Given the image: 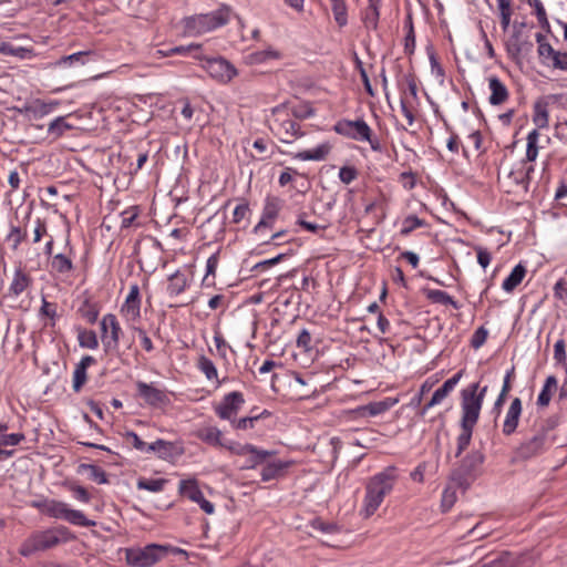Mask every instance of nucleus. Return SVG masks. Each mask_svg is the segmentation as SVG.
<instances>
[{
  "mask_svg": "<svg viewBox=\"0 0 567 567\" xmlns=\"http://www.w3.org/2000/svg\"><path fill=\"white\" fill-rule=\"evenodd\" d=\"M398 480L399 470L395 466H388L369 478L360 511L364 518L374 515L384 498L393 491Z\"/></svg>",
  "mask_w": 567,
  "mask_h": 567,
  "instance_id": "f257e3e1",
  "label": "nucleus"
},
{
  "mask_svg": "<svg viewBox=\"0 0 567 567\" xmlns=\"http://www.w3.org/2000/svg\"><path fill=\"white\" fill-rule=\"evenodd\" d=\"M71 537L69 529L64 526L49 528L32 533L20 546V555L28 557L37 551L47 550L66 543Z\"/></svg>",
  "mask_w": 567,
  "mask_h": 567,
  "instance_id": "f03ea898",
  "label": "nucleus"
},
{
  "mask_svg": "<svg viewBox=\"0 0 567 567\" xmlns=\"http://www.w3.org/2000/svg\"><path fill=\"white\" fill-rule=\"evenodd\" d=\"M231 9L228 6H221L214 12L200 13L183 19L184 33L187 35H199L213 31L228 23Z\"/></svg>",
  "mask_w": 567,
  "mask_h": 567,
  "instance_id": "7ed1b4c3",
  "label": "nucleus"
},
{
  "mask_svg": "<svg viewBox=\"0 0 567 567\" xmlns=\"http://www.w3.org/2000/svg\"><path fill=\"white\" fill-rule=\"evenodd\" d=\"M272 115L275 118L269 128L281 143L291 144L305 136L300 123L293 120L282 105L274 107Z\"/></svg>",
  "mask_w": 567,
  "mask_h": 567,
  "instance_id": "20e7f679",
  "label": "nucleus"
},
{
  "mask_svg": "<svg viewBox=\"0 0 567 567\" xmlns=\"http://www.w3.org/2000/svg\"><path fill=\"white\" fill-rule=\"evenodd\" d=\"M487 386L480 389V383H472L461 392L462 420L461 425H474L480 416L482 403Z\"/></svg>",
  "mask_w": 567,
  "mask_h": 567,
  "instance_id": "39448f33",
  "label": "nucleus"
},
{
  "mask_svg": "<svg viewBox=\"0 0 567 567\" xmlns=\"http://www.w3.org/2000/svg\"><path fill=\"white\" fill-rule=\"evenodd\" d=\"M336 133L359 142H368L373 151H381L380 141L373 136L372 130L363 118L340 120L333 126Z\"/></svg>",
  "mask_w": 567,
  "mask_h": 567,
  "instance_id": "423d86ee",
  "label": "nucleus"
},
{
  "mask_svg": "<svg viewBox=\"0 0 567 567\" xmlns=\"http://www.w3.org/2000/svg\"><path fill=\"white\" fill-rule=\"evenodd\" d=\"M127 442L132 444L135 449H137L141 452L155 453L159 458H163L165 461H174L175 458L179 457L184 451L183 447L173 442L164 441V440H156L152 443H146L142 441L135 433L130 432L127 433Z\"/></svg>",
  "mask_w": 567,
  "mask_h": 567,
  "instance_id": "0eeeda50",
  "label": "nucleus"
},
{
  "mask_svg": "<svg viewBox=\"0 0 567 567\" xmlns=\"http://www.w3.org/2000/svg\"><path fill=\"white\" fill-rule=\"evenodd\" d=\"M168 554V547L150 544L145 547L127 548L125 559L133 567H151Z\"/></svg>",
  "mask_w": 567,
  "mask_h": 567,
  "instance_id": "6e6552de",
  "label": "nucleus"
},
{
  "mask_svg": "<svg viewBox=\"0 0 567 567\" xmlns=\"http://www.w3.org/2000/svg\"><path fill=\"white\" fill-rule=\"evenodd\" d=\"M43 512L50 517L66 520L75 526L92 527L96 525L94 520L86 518L83 512L73 509L69 504L61 501H48L44 504Z\"/></svg>",
  "mask_w": 567,
  "mask_h": 567,
  "instance_id": "1a4fd4ad",
  "label": "nucleus"
},
{
  "mask_svg": "<svg viewBox=\"0 0 567 567\" xmlns=\"http://www.w3.org/2000/svg\"><path fill=\"white\" fill-rule=\"evenodd\" d=\"M230 452L237 455L247 456L246 464L243 466L245 468H256L259 465H264L268 458L276 454L275 451L258 449L251 444H241L237 441L234 446H231Z\"/></svg>",
  "mask_w": 567,
  "mask_h": 567,
  "instance_id": "9d476101",
  "label": "nucleus"
},
{
  "mask_svg": "<svg viewBox=\"0 0 567 567\" xmlns=\"http://www.w3.org/2000/svg\"><path fill=\"white\" fill-rule=\"evenodd\" d=\"M102 342L105 352H114L118 350V341L122 329L116 317L107 313L101 320Z\"/></svg>",
  "mask_w": 567,
  "mask_h": 567,
  "instance_id": "9b49d317",
  "label": "nucleus"
},
{
  "mask_svg": "<svg viewBox=\"0 0 567 567\" xmlns=\"http://www.w3.org/2000/svg\"><path fill=\"white\" fill-rule=\"evenodd\" d=\"M202 61L205 62L203 68L209 73V75L220 82H229L237 75L235 66L224 58H205L203 55Z\"/></svg>",
  "mask_w": 567,
  "mask_h": 567,
  "instance_id": "f8f14e48",
  "label": "nucleus"
},
{
  "mask_svg": "<svg viewBox=\"0 0 567 567\" xmlns=\"http://www.w3.org/2000/svg\"><path fill=\"white\" fill-rule=\"evenodd\" d=\"M244 403L243 393L234 391L224 396L221 402L215 408V411L221 420L234 422Z\"/></svg>",
  "mask_w": 567,
  "mask_h": 567,
  "instance_id": "ddd939ff",
  "label": "nucleus"
},
{
  "mask_svg": "<svg viewBox=\"0 0 567 567\" xmlns=\"http://www.w3.org/2000/svg\"><path fill=\"white\" fill-rule=\"evenodd\" d=\"M178 491L182 496L197 503L206 514L212 515L215 512L214 504L204 497L195 478L181 481Z\"/></svg>",
  "mask_w": 567,
  "mask_h": 567,
  "instance_id": "4468645a",
  "label": "nucleus"
},
{
  "mask_svg": "<svg viewBox=\"0 0 567 567\" xmlns=\"http://www.w3.org/2000/svg\"><path fill=\"white\" fill-rule=\"evenodd\" d=\"M295 465L292 460L268 458L260 471L262 482H270L284 478L288 471Z\"/></svg>",
  "mask_w": 567,
  "mask_h": 567,
  "instance_id": "2eb2a0df",
  "label": "nucleus"
},
{
  "mask_svg": "<svg viewBox=\"0 0 567 567\" xmlns=\"http://www.w3.org/2000/svg\"><path fill=\"white\" fill-rule=\"evenodd\" d=\"M197 436L212 446H219L228 451H231V446L236 442L227 433L219 431L218 427H199Z\"/></svg>",
  "mask_w": 567,
  "mask_h": 567,
  "instance_id": "dca6fc26",
  "label": "nucleus"
},
{
  "mask_svg": "<svg viewBox=\"0 0 567 567\" xmlns=\"http://www.w3.org/2000/svg\"><path fill=\"white\" fill-rule=\"evenodd\" d=\"M282 199L276 196H268L265 200V206L261 214V219L255 227V231H259L262 228L272 227L274 220L278 217L279 212L282 208Z\"/></svg>",
  "mask_w": 567,
  "mask_h": 567,
  "instance_id": "f3484780",
  "label": "nucleus"
},
{
  "mask_svg": "<svg viewBox=\"0 0 567 567\" xmlns=\"http://www.w3.org/2000/svg\"><path fill=\"white\" fill-rule=\"evenodd\" d=\"M483 463V456L478 453L472 454L467 456L462 464L461 471L464 473L455 472L453 475L454 480H457L458 483L468 484L476 476L477 467Z\"/></svg>",
  "mask_w": 567,
  "mask_h": 567,
  "instance_id": "a211bd4d",
  "label": "nucleus"
},
{
  "mask_svg": "<svg viewBox=\"0 0 567 567\" xmlns=\"http://www.w3.org/2000/svg\"><path fill=\"white\" fill-rule=\"evenodd\" d=\"M463 377V370H460L456 374H454L452 378L447 379L442 386H440L437 390L434 391L432 394V398L427 403L423 406V412L432 406L441 404L454 390L456 384L460 382L461 378Z\"/></svg>",
  "mask_w": 567,
  "mask_h": 567,
  "instance_id": "6ab92c4d",
  "label": "nucleus"
},
{
  "mask_svg": "<svg viewBox=\"0 0 567 567\" xmlns=\"http://www.w3.org/2000/svg\"><path fill=\"white\" fill-rule=\"evenodd\" d=\"M137 393L138 395L147 403L154 406H159L166 403L167 395L166 393L155 388L152 384H147L143 381L136 382Z\"/></svg>",
  "mask_w": 567,
  "mask_h": 567,
  "instance_id": "aec40b11",
  "label": "nucleus"
},
{
  "mask_svg": "<svg viewBox=\"0 0 567 567\" xmlns=\"http://www.w3.org/2000/svg\"><path fill=\"white\" fill-rule=\"evenodd\" d=\"M488 86L491 90V96L488 101L492 105H501L508 100V90L497 76H491L488 79Z\"/></svg>",
  "mask_w": 567,
  "mask_h": 567,
  "instance_id": "412c9836",
  "label": "nucleus"
},
{
  "mask_svg": "<svg viewBox=\"0 0 567 567\" xmlns=\"http://www.w3.org/2000/svg\"><path fill=\"white\" fill-rule=\"evenodd\" d=\"M96 360L91 355H84L76 364L73 372V390L79 392L86 382V370L90 365L94 364Z\"/></svg>",
  "mask_w": 567,
  "mask_h": 567,
  "instance_id": "4be33fe9",
  "label": "nucleus"
},
{
  "mask_svg": "<svg viewBox=\"0 0 567 567\" xmlns=\"http://www.w3.org/2000/svg\"><path fill=\"white\" fill-rule=\"evenodd\" d=\"M536 561L537 556L533 553L522 554L517 557L505 554L502 555L499 560L502 567H534Z\"/></svg>",
  "mask_w": 567,
  "mask_h": 567,
  "instance_id": "5701e85b",
  "label": "nucleus"
},
{
  "mask_svg": "<svg viewBox=\"0 0 567 567\" xmlns=\"http://www.w3.org/2000/svg\"><path fill=\"white\" fill-rule=\"evenodd\" d=\"M533 172L534 166H526L525 163H520L517 168L512 169L508 173V178L512 179L514 184L522 187L524 192H527L530 181V174Z\"/></svg>",
  "mask_w": 567,
  "mask_h": 567,
  "instance_id": "b1692460",
  "label": "nucleus"
},
{
  "mask_svg": "<svg viewBox=\"0 0 567 567\" xmlns=\"http://www.w3.org/2000/svg\"><path fill=\"white\" fill-rule=\"evenodd\" d=\"M58 103H45L41 100H34L32 103L24 106V112L32 120H40L50 114Z\"/></svg>",
  "mask_w": 567,
  "mask_h": 567,
  "instance_id": "393cba45",
  "label": "nucleus"
},
{
  "mask_svg": "<svg viewBox=\"0 0 567 567\" xmlns=\"http://www.w3.org/2000/svg\"><path fill=\"white\" fill-rule=\"evenodd\" d=\"M330 151H331L330 144L323 143L313 150L298 152L295 155V158L300 159V161H323L327 158Z\"/></svg>",
  "mask_w": 567,
  "mask_h": 567,
  "instance_id": "a878e982",
  "label": "nucleus"
},
{
  "mask_svg": "<svg viewBox=\"0 0 567 567\" xmlns=\"http://www.w3.org/2000/svg\"><path fill=\"white\" fill-rule=\"evenodd\" d=\"M545 444L544 434L535 435L530 441L520 445L517 454L520 457L528 458L539 453Z\"/></svg>",
  "mask_w": 567,
  "mask_h": 567,
  "instance_id": "bb28decb",
  "label": "nucleus"
},
{
  "mask_svg": "<svg viewBox=\"0 0 567 567\" xmlns=\"http://www.w3.org/2000/svg\"><path fill=\"white\" fill-rule=\"evenodd\" d=\"M24 440V435L21 433H3L0 432V458L2 456L9 457L13 451H9L8 447H13Z\"/></svg>",
  "mask_w": 567,
  "mask_h": 567,
  "instance_id": "cd10ccee",
  "label": "nucleus"
},
{
  "mask_svg": "<svg viewBox=\"0 0 567 567\" xmlns=\"http://www.w3.org/2000/svg\"><path fill=\"white\" fill-rule=\"evenodd\" d=\"M525 275L526 268L522 264L516 265L503 281L502 288L507 292H512L523 281Z\"/></svg>",
  "mask_w": 567,
  "mask_h": 567,
  "instance_id": "c85d7f7f",
  "label": "nucleus"
},
{
  "mask_svg": "<svg viewBox=\"0 0 567 567\" xmlns=\"http://www.w3.org/2000/svg\"><path fill=\"white\" fill-rule=\"evenodd\" d=\"M121 312L128 321L135 322L141 317V299L126 297L125 302L121 307Z\"/></svg>",
  "mask_w": 567,
  "mask_h": 567,
  "instance_id": "c756f323",
  "label": "nucleus"
},
{
  "mask_svg": "<svg viewBox=\"0 0 567 567\" xmlns=\"http://www.w3.org/2000/svg\"><path fill=\"white\" fill-rule=\"evenodd\" d=\"M187 287V278L181 271H176L168 278L167 292L169 296H178Z\"/></svg>",
  "mask_w": 567,
  "mask_h": 567,
  "instance_id": "7c9ffc66",
  "label": "nucleus"
},
{
  "mask_svg": "<svg viewBox=\"0 0 567 567\" xmlns=\"http://www.w3.org/2000/svg\"><path fill=\"white\" fill-rule=\"evenodd\" d=\"M51 269L58 274L64 275L73 270L72 259L64 254H56L52 256Z\"/></svg>",
  "mask_w": 567,
  "mask_h": 567,
  "instance_id": "2f4dec72",
  "label": "nucleus"
},
{
  "mask_svg": "<svg viewBox=\"0 0 567 567\" xmlns=\"http://www.w3.org/2000/svg\"><path fill=\"white\" fill-rule=\"evenodd\" d=\"M79 468L81 473H86L87 477L97 484H106L109 482L105 471L97 465L81 464Z\"/></svg>",
  "mask_w": 567,
  "mask_h": 567,
  "instance_id": "473e14b6",
  "label": "nucleus"
},
{
  "mask_svg": "<svg viewBox=\"0 0 567 567\" xmlns=\"http://www.w3.org/2000/svg\"><path fill=\"white\" fill-rule=\"evenodd\" d=\"M437 464L424 461L420 463L410 474L411 480L417 483H423L425 475L432 474L436 471Z\"/></svg>",
  "mask_w": 567,
  "mask_h": 567,
  "instance_id": "72a5a7b5",
  "label": "nucleus"
},
{
  "mask_svg": "<svg viewBox=\"0 0 567 567\" xmlns=\"http://www.w3.org/2000/svg\"><path fill=\"white\" fill-rule=\"evenodd\" d=\"M78 312L90 324H93L97 320L100 309L96 303H92L89 299H85L78 309Z\"/></svg>",
  "mask_w": 567,
  "mask_h": 567,
  "instance_id": "f704fd0d",
  "label": "nucleus"
},
{
  "mask_svg": "<svg viewBox=\"0 0 567 567\" xmlns=\"http://www.w3.org/2000/svg\"><path fill=\"white\" fill-rule=\"evenodd\" d=\"M393 403H390L389 401H380V402H373L368 405L361 406L357 410V414L360 416H367V415H377L380 413L385 412L389 410Z\"/></svg>",
  "mask_w": 567,
  "mask_h": 567,
  "instance_id": "c9c22d12",
  "label": "nucleus"
},
{
  "mask_svg": "<svg viewBox=\"0 0 567 567\" xmlns=\"http://www.w3.org/2000/svg\"><path fill=\"white\" fill-rule=\"evenodd\" d=\"M78 341L80 347L85 349H96L99 347L97 336L93 330L79 328Z\"/></svg>",
  "mask_w": 567,
  "mask_h": 567,
  "instance_id": "e433bc0d",
  "label": "nucleus"
},
{
  "mask_svg": "<svg viewBox=\"0 0 567 567\" xmlns=\"http://www.w3.org/2000/svg\"><path fill=\"white\" fill-rule=\"evenodd\" d=\"M167 484L165 478H138L136 486L138 489H145L152 493L162 492Z\"/></svg>",
  "mask_w": 567,
  "mask_h": 567,
  "instance_id": "4c0bfd02",
  "label": "nucleus"
},
{
  "mask_svg": "<svg viewBox=\"0 0 567 567\" xmlns=\"http://www.w3.org/2000/svg\"><path fill=\"white\" fill-rule=\"evenodd\" d=\"M556 389H557V380L554 375H549L546 379L544 388L538 395L537 404L539 406L548 405L550 402V399H551V392H553V390H556Z\"/></svg>",
  "mask_w": 567,
  "mask_h": 567,
  "instance_id": "58836bf2",
  "label": "nucleus"
},
{
  "mask_svg": "<svg viewBox=\"0 0 567 567\" xmlns=\"http://www.w3.org/2000/svg\"><path fill=\"white\" fill-rule=\"evenodd\" d=\"M331 9L334 20L339 27H344L348 23L347 4L344 0H330Z\"/></svg>",
  "mask_w": 567,
  "mask_h": 567,
  "instance_id": "ea45409f",
  "label": "nucleus"
},
{
  "mask_svg": "<svg viewBox=\"0 0 567 567\" xmlns=\"http://www.w3.org/2000/svg\"><path fill=\"white\" fill-rule=\"evenodd\" d=\"M72 128L73 126L65 121V117L59 116L49 124L48 133L54 138H59Z\"/></svg>",
  "mask_w": 567,
  "mask_h": 567,
  "instance_id": "a19ab883",
  "label": "nucleus"
},
{
  "mask_svg": "<svg viewBox=\"0 0 567 567\" xmlns=\"http://www.w3.org/2000/svg\"><path fill=\"white\" fill-rule=\"evenodd\" d=\"M30 278L21 270H17L10 286V292L14 296L21 295L29 286Z\"/></svg>",
  "mask_w": 567,
  "mask_h": 567,
  "instance_id": "79ce46f5",
  "label": "nucleus"
},
{
  "mask_svg": "<svg viewBox=\"0 0 567 567\" xmlns=\"http://www.w3.org/2000/svg\"><path fill=\"white\" fill-rule=\"evenodd\" d=\"M357 434L353 440L355 441L357 445L364 447V449H371L374 446L375 437L370 436L371 434H374V431L372 427H361L357 429Z\"/></svg>",
  "mask_w": 567,
  "mask_h": 567,
  "instance_id": "37998d69",
  "label": "nucleus"
},
{
  "mask_svg": "<svg viewBox=\"0 0 567 567\" xmlns=\"http://www.w3.org/2000/svg\"><path fill=\"white\" fill-rule=\"evenodd\" d=\"M538 130H533L527 135L526 161L534 162L538 155Z\"/></svg>",
  "mask_w": 567,
  "mask_h": 567,
  "instance_id": "c03bdc74",
  "label": "nucleus"
},
{
  "mask_svg": "<svg viewBox=\"0 0 567 567\" xmlns=\"http://www.w3.org/2000/svg\"><path fill=\"white\" fill-rule=\"evenodd\" d=\"M426 221L424 219L419 218L416 215H409L404 218L402 223V228L400 230L401 236H409L414 229L424 227Z\"/></svg>",
  "mask_w": 567,
  "mask_h": 567,
  "instance_id": "a18cd8bd",
  "label": "nucleus"
},
{
  "mask_svg": "<svg viewBox=\"0 0 567 567\" xmlns=\"http://www.w3.org/2000/svg\"><path fill=\"white\" fill-rule=\"evenodd\" d=\"M533 122L538 128H545L548 126V111L547 105L543 103H535Z\"/></svg>",
  "mask_w": 567,
  "mask_h": 567,
  "instance_id": "49530a36",
  "label": "nucleus"
},
{
  "mask_svg": "<svg viewBox=\"0 0 567 567\" xmlns=\"http://www.w3.org/2000/svg\"><path fill=\"white\" fill-rule=\"evenodd\" d=\"M197 368L205 374L208 380H218L217 369L209 358L200 355L198 359ZM217 382L219 383V381Z\"/></svg>",
  "mask_w": 567,
  "mask_h": 567,
  "instance_id": "de8ad7c7",
  "label": "nucleus"
},
{
  "mask_svg": "<svg viewBox=\"0 0 567 567\" xmlns=\"http://www.w3.org/2000/svg\"><path fill=\"white\" fill-rule=\"evenodd\" d=\"M529 6L534 7L535 14L537 17V21L539 25L546 30L547 32L550 31L549 21L545 11V8L540 0H529Z\"/></svg>",
  "mask_w": 567,
  "mask_h": 567,
  "instance_id": "09e8293b",
  "label": "nucleus"
},
{
  "mask_svg": "<svg viewBox=\"0 0 567 567\" xmlns=\"http://www.w3.org/2000/svg\"><path fill=\"white\" fill-rule=\"evenodd\" d=\"M202 45L200 44H189V45H177L169 48V52L172 55L179 54L186 55L188 53H194V58L197 60H203V54L200 53Z\"/></svg>",
  "mask_w": 567,
  "mask_h": 567,
  "instance_id": "8fccbe9b",
  "label": "nucleus"
},
{
  "mask_svg": "<svg viewBox=\"0 0 567 567\" xmlns=\"http://www.w3.org/2000/svg\"><path fill=\"white\" fill-rule=\"evenodd\" d=\"M537 53H538L540 62L546 66H550V63L554 62V59L556 56V53H558V51L555 50L550 43H546V44L538 45Z\"/></svg>",
  "mask_w": 567,
  "mask_h": 567,
  "instance_id": "3c124183",
  "label": "nucleus"
},
{
  "mask_svg": "<svg viewBox=\"0 0 567 567\" xmlns=\"http://www.w3.org/2000/svg\"><path fill=\"white\" fill-rule=\"evenodd\" d=\"M520 412H522V402L518 398H516L511 403L504 425H517Z\"/></svg>",
  "mask_w": 567,
  "mask_h": 567,
  "instance_id": "603ef678",
  "label": "nucleus"
},
{
  "mask_svg": "<svg viewBox=\"0 0 567 567\" xmlns=\"http://www.w3.org/2000/svg\"><path fill=\"white\" fill-rule=\"evenodd\" d=\"M272 417H274V415L270 411H268V410L259 411L258 408H255L250 411L249 415L241 417L237 425H246L247 422L252 423L258 420H267V419H272Z\"/></svg>",
  "mask_w": 567,
  "mask_h": 567,
  "instance_id": "864d4df0",
  "label": "nucleus"
},
{
  "mask_svg": "<svg viewBox=\"0 0 567 567\" xmlns=\"http://www.w3.org/2000/svg\"><path fill=\"white\" fill-rule=\"evenodd\" d=\"M290 116L293 120H306L315 114L313 107L309 103L296 105L290 110Z\"/></svg>",
  "mask_w": 567,
  "mask_h": 567,
  "instance_id": "5fc2aeb1",
  "label": "nucleus"
},
{
  "mask_svg": "<svg viewBox=\"0 0 567 567\" xmlns=\"http://www.w3.org/2000/svg\"><path fill=\"white\" fill-rule=\"evenodd\" d=\"M30 51L22 47H14L12 43L7 41L0 42V53L6 55L25 58Z\"/></svg>",
  "mask_w": 567,
  "mask_h": 567,
  "instance_id": "6e6d98bb",
  "label": "nucleus"
},
{
  "mask_svg": "<svg viewBox=\"0 0 567 567\" xmlns=\"http://www.w3.org/2000/svg\"><path fill=\"white\" fill-rule=\"evenodd\" d=\"M91 51H80L66 56H62L59 61V65H72L74 63L85 64L87 56L91 54Z\"/></svg>",
  "mask_w": 567,
  "mask_h": 567,
  "instance_id": "4d7b16f0",
  "label": "nucleus"
},
{
  "mask_svg": "<svg viewBox=\"0 0 567 567\" xmlns=\"http://www.w3.org/2000/svg\"><path fill=\"white\" fill-rule=\"evenodd\" d=\"M380 8L368 7L363 16V23L367 29L375 30L378 28Z\"/></svg>",
  "mask_w": 567,
  "mask_h": 567,
  "instance_id": "13d9d810",
  "label": "nucleus"
},
{
  "mask_svg": "<svg viewBox=\"0 0 567 567\" xmlns=\"http://www.w3.org/2000/svg\"><path fill=\"white\" fill-rule=\"evenodd\" d=\"M354 62H355V68H357V70H358V71H359V73H360V76H361L362 83H363V85H364V90H365V92H367L370 96H374L375 94H374L373 87H372V85H371V82H370L369 75H368V73H367V71H365V69H364V66H363L362 61H361L358 56H355Z\"/></svg>",
  "mask_w": 567,
  "mask_h": 567,
  "instance_id": "bf43d9fd",
  "label": "nucleus"
},
{
  "mask_svg": "<svg viewBox=\"0 0 567 567\" xmlns=\"http://www.w3.org/2000/svg\"><path fill=\"white\" fill-rule=\"evenodd\" d=\"M456 502V492L452 486L444 488L442 493L441 506L443 511H449Z\"/></svg>",
  "mask_w": 567,
  "mask_h": 567,
  "instance_id": "052dcab7",
  "label": "nucleus"
},
{
  "mask_svg": "<svg viewBox=\"0 0 567 567\" xmlns=\"http://www.w3.org/2000/svg\"><path fill=\"white\" fill-rule=\"evenodd\" d=\"M472 439V427H462V432L457 437V452L456 456H458L463 451H465Z\"/></svg>",
  "mask_w": 567,
  "mask_h": 567,
  "instance_id": "680f3d73",
  "label": "nucleus"
},
{
  "mask_svg": "<svg viewBox=\"0 0 567 567\" xmlns=\"http://www.w3.org/2000/svg\"><path fill=\"white\" fill-rule=\"evenodd\" d=\"M488 336V331L484 327H480L475 330L471 339V347L474 349L481 348Z\"/></svg>",
  "mask_w": 567,
  "mask_h": 567,
  "instance_id": "e2e57ef3",
  "label": "nucleus"
},
{
  "mask_svg": "<svg viewBox=\"0 0 567 567\" xmlns=\"http://www.w3.org/2000/svg\"><path fill=\"white\" fill-rule=\"evenodd\" d=\"M358 177V171L353 166H342L339 171V178L344 184L352 183Z\"/></svg>",
  "mask_w": 567,
  "mask_h": 567,
  "instance_id": "0e129e2a",
  "label": "nucleus"
},
{
  "mask_svg": "<svg viewBox=\"0 0 567 567\" xmlns=\"http://www.w3.org/2000/svg\"><path fill=\"white\" fill-rule=\"evenodd\" d=\"M426 297L432 302L441 305H447V302L451 300V296L443 290H427Z\"/></svg>",
  "mask_w": 567,
  "mask_h": 567,
  "instance_id": "69168bd1",
  "label": "nucleus"
},
{
  "mask_svg": "<svg viewBox=\"0 0 567 567\" xmlns=\"http://www.w3.org/2000/svg\"><path fill=\"white\" fill-rule=\"evenodd\" d=\"M27 234L21 230L20 227L13 226L8 235V240L12 241L13 250L18 249L22 240H24Z\"/></svg>",
  "mask_w": 567,
  "mask_h": 567,
  "instance_id": "338daca9",
  "label": "nucleus"
},
{
  "mask_svg": "<svg viewBox=\"0 0 567 567\" xmlns=\"http://www.w3.org/2000/svg\"><path fill=\"white\" fill-rule=\"evenodd\" d=\"M550 68L560 71H567V52L558 51V53H556L554 62L550 63Z\"/></svg>",
  "mask_w": 567,
  "mask_h": 567,
  "instance_id": "774afa93",
  "label": "nucleus"
}]
</instances>
